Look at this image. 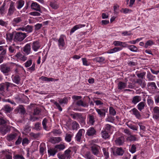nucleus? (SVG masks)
I'll list each match as a JSON object with an SVG mask.
<instances>
[{
	"label": "nucleus",
	"instance_id": "nucleus-1",
	"mask_svg": "<svg viewBox=\"0 0 159 159\" xmlns=\"http://www.w3.org/2000/svg\"><path fill=\"white\" fill-rule=\"evenodd\" d=\"M16 86L15 84L8 82L2 83L0 84V94L5 97H8L9 96L6 94V91H8L9 87Z\"/></svg>",
	"mask_w": 159,
	"mask_h": 159
},
{
	"label": "nucleus",
	"instance_id": "nucleus-2",
	"mask_svg": "<svg viewBox=\"0 0 159 159\" xmlns=\"http://www.w3.org/2000/svg\"><path fill=\"white\" fill-rule=\"evenodd\" d=\"M11 70V67L6 63L0 65V70L5 75H8Z\"/></svg>",
	"mask_w": 159,
	"mask_h": 159
},
{
	"label": "nucleus",
	"instance_id": "nucleus-3",
	"mask_svg": "<svg viewBox=\"0 0 159 159\" xmlns=\"http://www.w3.org/2000/svg\"><path fill=\"white\" fill-rule=\"evenodd\" d=\"M26 37V34L21 32H18L14 35L13 40L16 42H21Z\"/></svg>",
	"mask_w": 159,
	"mask_h": 159
},
{
	"label": "nucleus",
	"instance_id": "nucleus-4",
	"mask_svg": "<svg viewBox=\"0 0 159 159\" xmlns=\"http://www.w3.org/2000/svg\"><path fill=\"white\" fill-rule=\"evenodd\" d=\"M16 10L15 2L11 1L9 6L7 15L9 16H12Z\"/></svg>",
	"mask_w": 159,
	"mask_h": 159
},
{
	"label": "nucleus",
	"instance_id": "nucleus-5",
	"mask_svg": "<svg viewBox=\"0 0 159 159\" xmlns=\"http://www.w3.org/2000/svg\"><path fill=\"white\" fill-rule=\"evenodd\" d=\"M112 149V151L113 155L115 156H122L124 151L121 148H117L114 149Z\"/></svg>",
	"mask_w": 159,
	"mask_h": 159
},
{
	"label": "nucleus",
	"instance_id": "nucleus-6",
	"mask_svg": "<svg viewBox=\"0 0 159 159\" xmlns=\"http://www.w3.org/2000/svg\"><path fill=\"white\" fill-rule=\"evenodd\" d=\"M85 130L83 129H80L76 135L75 139L77 142H80L82 140L83 134L84 133Z\"/></svg>",
	"mask_w": 159,
	"mask_h": 159
},
{
	"label": "nucleus",
	"instance_id": "nucleus-7",
	"mask_svg": "<svg viewBox=\"0 0 159 159\" xmlns=\"http://www.w3.org/2000/svg\"><path fill=\"white\" fill-rule=\"evenodd\" d=\"M153 118L156 120H159V107L156 106L153 109Z\"/></svg>",
	"mask_w": 159,
	"mask_h": 159
},
{
	"label": "nucleus",
	"instance_id": "nucleus-8",
	"mask_svg": "<svg viewBox=\"0 0 159 159\" xmlns=\"http://www.w3.org/2000/svg\"><path fill=\"white\" fill-rule=\"evenodd\" d=\"M30 6L31 9L39 11L40 13H42L40 6L37 2H33L31 4Z\"/></svg>",
	"mask_w": 159,
	"mask_h": 159
},
{
	"label": "nucleus",
	"instance_id": "nucleus-9",
	"mask_svg": "<svg viewBox=\"0 0 159 159\" xmlns=\"http://www.w3.org/2000/svg\"><path fill=\"white\" fill-rule=\"evenodd\" d=\"M18 134L16 133H11L7 135L6 139L9 142H13L17 137Z\"/></svg>",
	"mask_w": 159,
	"mask_h": 159
},
{
	"label": "nucleus",
	"instance_id": "nucleus-10",
	"mask_svg": "<svg viewBox=\"0 0 159 159\" xmlns=\"http://www.w3.org/2000/svg\"><path fill=\"white\" fill-rule=\"evenodd\" d=\"M91 150L93 154L97 156L99 154L98 147L96 145H94L91 147Z\"/></svg>",
	"mask_w": 159,
	"mask_h": 159
},
{
	"label": "nucleus",
	"instance_id": "nucleus-11",
	"mask_svg": "<svg viewBox=\"0 0 159 159\" xmlns=\"http://www.w3.org/2000/svg\"><path fill=\"white\" fill-rule=\"evenodd\" d=\"M131 111L132 112V114L134 115L137 119H141V115L139 111L136 108H133L131 110Z\"/></svg>",
	"mask_w": 159,
	"mask_h": 159
},
{
	"label": "nucleus",
	"instance_id": "nucleus-12",
	"mask_svg": "<svg viewBox=\"0 0 159 159\" xmlns=\"http://www.w3.org/2000/svg\"><path fill=\"white\" fill-rule=\"evenodd\" d=\"M96 110L100 117L104 118L106 115V112L107 110L106 109H99L96 108Z\"/></svg>",
	"mask_w": 159,
	"mask_h": 159
},
{
	"label": "nucleus",
	"instance_id": "nucleus-13",
	"mask_svg": "<svg viewBox=\"0 0 159 159\" xmlns=\"http://www.w3.org/2000/svg\"><path fill=\"white\" fill-rule=\"evenodd\" d=\"M88 123L91 125H93L95 122V118L94 116L91 114H89L87 116Z\"/></svg>",
	"mask_w": 159,
	"mask_h": 159
},
{
	"label": "nucleus",
	"instance_id": "nucleus-14",
	"mask_svg": "<svg viewBox=\"0 0 159 159\" xmlns=\"http://www.w3.org/2000/svg\"><path fill=\"white\" fill-rule=\"evenodd\" d=\"M10 130V127L5 125L0 127V132L3 134L4 135Z\"/></svg>",
	"mask_w": 159,
	"mask_h": 159
},
{
	"label": "nucleus",
	"instance_id": "nucleus-15",
	"mask_svg": "<svg viewBox=\"0 0 159 159\" xmlns=\"http://www.w3.org/2000/svg\"><path fill=\"white\" fill-rule=\"evenodd\" d=\"M124 136H121L115 140V143L118 145L120 146L123 144L124 142Z\"/></svg>",
	"mask_w": 159,
	"mask_h": 159
},
{
	"label": "nucleus",
	"instance_id": "nucleus-16",
	"mask_svg": "<svg viewBox=\"0 0 159 159\" xmlns=\"http://www.w3.org/2000/svg\"><path fill=\"white\" fill-rule=\"evenodd\" d=\"M85 25V24H78L75 25L71 29L70 34H71L77 30L84 27Z\"/></svg>",
	"mask_w": 159,
	"mask_h": 159
},
{
	"label": "nucleus",
	"instance_id": "nucleus-17",
	"mask_svg": "<svg viewBox=\"0 0 159 159\" xmlns=\"http://www.w3.org/2000/svg\"><path fill=\"white\" fill-rule=\"evenodd\" d=\"M15 44H13L11 45L10 46L8 47V51L11 54H14L16 52V48L15 46ZM17 48H19L18 46L16 47Z\"/></svg>",
	"mask_w": 159,
	"mask_h": 159
},
{
	"label": "nucleus",
	"instance_id": "nucleus-18",
	"mask_svg": "<svg viewBox=\"0 0 159 159\" xmlns=\"http://www.w3.org/2000/svg\"><path fill=\"white\" fill-rule=\"evenodd\" d=\"M96 131L93 127L89 128L86 134L89 136H93L96 134Z\"/></svg>",
	"mask_w": 159,
	"mask_h": 159
},
{
	"label": "nucleus",
	"instance_id": "nucleus-19",
	"mask_svg": "<svg viewBox=\"0 0 159 159\" xmlns=\"http://www.w3.org/2000/svg\"><path fill=\"white\" fill-rule=\"evenodd\" d=\"M2 110L6 113H10L13 110V108H11L9 105H5L4 106Z\"/></svg>",
	"mask_w": 159,
	"mask_h": 159
},
{
	"label": "nucleus",
	"instance_id": "nucleus-20",
	"mask_svg": "<svg viewBox=\"0 0 159 159\" xmlns=\"http://www.w3.org/2000/svg\"><path fill=\"white\" fill-rule=\"evenodd\" d=\"M32 47L33 50L34 51H36L40 48V45L39 42L36 41L33 42Z\"/></svg>",
	"mask_w": 159,
	"mask_h": 159
},
{
	"label": "nucleus",
	"instance_id": "nucleus-21",
	"mask_svg": "<svg viewBox=\"0 0 159 159\" xmlns=\"http://www.w3.org/2000/svg\"><path fill=\"white\" fill-rule=\"evenodd\" d=\"M147 85L149 89L152 90H155L157 89V86L154 82H148Z\"/></svg>",
	"mask_w": 159,
	"mask_h": 159
},
{
	"label": "nucleus",
	"instance_id": "nucleus-22",
	"mask_svg": "<svg viewBox=\"0 0 159 159\" xmlns=\"http://www.w3.org/2000/svg\"><path fill=\"white\" fill-rule=\"evenodd\" d=\"M23 51L27 55H28L30 52L31 46L29 44H27L24 47Z\"/></svg>",
	"mask_w": 159,
	"mask_h": 159
},
{
	"label": "nucleus",
	"instance_id": "nucleus-23",
	"mask_svg": "<svg viewBox=\"0 0 159 159\" xmlns=\"http://www.w3.org/2000/svg\"><path fill=\"white\" fill-rule=\"evenodd\" d=\"M61 139L60 137H52L50 139V142L53 144L58 143L61 141Z\"/></svg>",
	"mask_w": 159,
	"mask_h": 159
},
{
	"label": "nucleus",
	"instance_id": "nucleus-24",
	"mask_svg": "<svg viewBox=\"0 0 159 159\" xmlns=\"http://www.w3.org/2000/svg\"><path fill=\"white\" fill-rule=\"evenodd\" d=\"M71 117L75 120L82 119V114L80 113H75L70 114Z\"/></svg>",
	"mask_w": 159,
	"mask_h": 159
},
{
	"label": "nucleus",
	"instance_id": "nucleus-25",
	"mask_svg": "<svg viewBox=\"0 0 159 159\" xmlns=\"http://www.w3.org/2000/svg\"><path fill=\"white\" fill-rule=\"evenodd\" d=\"M141 100V98L139 96H134L131 102L134 105H136Z\"/></svg>",
	"mask_w": 159,
	"mask_h": 159
},
{
	"label": "nucleus",
	"instance_id": "nucleus-26",
	"mask_svg": "<svg viewBox=\"0 0 159 159\" xmlns=\"http://www.w3.org/2000/svg\"><path fill=\"white\" fill-rule=\"evenodd\" d=\"M136 83L138 84L142 88H144L146 84L145 81L141 79H137Z\"/></svg>",
	"mask_w": 159,
	"mask_h": 159
},
{
	"label": "nucleus",
	"instance_id": "nucleus-27",
	"mask_svg": "<svg viewBox=\"0 0 159 159\" xmlns=\"http://www.w3.org/2000/svg\"><path fill=\"white\" fill-rule=\"evenodd\" d=\"M23 18L21 17H16L14 18L12 21V24L16 25L22 21Z\"/></svg>",
	"mask_w": 159,
	"mask_h": 159
},
{
	"label": "nucleus",
	"instance_id": "nucleus-28",
	"mask_svg": "<svg viewBox=\"0 0 159 159\" xmlns=\"http://www.w3.org/2000/svg\"><path fill=\"white\" fill-rule=\"evenodd\" d=\"M76 104L78 106H81L84 107H87L89 106L88 103L84 102L81 100L77 101L76 102Z\"/></svg>",
	"mask_w": 159,
	"mask_h": 159
},
{
	"label": "nucleus",
	"instance_id": "nucleus-29",
	"mask_svg": "<svg viewBox=\"0 0 159 159\" xmlns=\"http://www.w3.org/2000/svg\"><path fill=\"white\" fill-rule=\"evenodd\" d=\"M146 103L143 102H141L139 103L137 105V108L140 111L144 109Z\"/></svg>",
	"mask_w": 159,
	"mask_h": 159
},
{
	"label": "nucleus",
	"instance_id": "nucleus-30",
	"mask_svg": "<svg viewBox=\"0 0 159 159\" xmlns=\"http://www.w3.org/2000/svg\"><path fill=\"white\" fill-rule=\"evenodd\" d=\"M122 48L120 47H115L113 49H109L107 51L108 53H113L121 50Z\"/></svg>",
	"mask_w": 159,
	"mask_h": 159
},
{
	"label": "nucleus",
	"instance_id": "nucleus-31",
	"mask_svg": "<svg viewBox=\"0 0 159 159\" xmlns=\"http://www.w3.org/2000/svg\"><path fill=\"white\" fill-rule=\"evenodd\" d=\"M13 82L17 84H19L20 82V78L18 75H15L12 77Z\"/></svg>",
	"mask_w": 159,
	"mask_h": 159
},
{
	"label": "nucleus",
	"instance_id": "nucleus-32",
	"mask_svg": "<svg viewBox=\"0 0 159 159\" xmlns=\"http://www.w3.org/2000/svg\"><path fill=\"white\" fill-rule=\"evenodd\" d=\"M147 78L148 81H152L154 80L155 76L152 75L149 71H148Z\"/></svg>",
	"mask_w": 159,
	"mask_h": 159
},
{
	"label": "nucleus",
	"instance_id": "nucleus-33",
	"mask_svg": "<svg viewBox=\"0 0 159 159\" xmlns=\"http://www.w3.org/2000/svg\"><path fill=\"white\" fill-rule=\"evenodd\" d=\"M6 3L4 2L3 4L0 7V13L1 15L5 14L6 12V8L5 7Z\"/></svg>",
	"mask_w": 159,
	"mask_h": 159
},
{
	"label": "nucleus",
	"instance_id": "nucleus-34",
	"mask_svg": "<svg viewBox=\"0 0 159 159\" xmlns=\"http://www.w3.org/2000/svg\"><path fill=\"white\" fill-rule=\"evenodd\" d=\"M25 1L23 0H19L16 2L17 8L19 9H21L24 6Z\"/></svg>",
	"mask_w": 159,
	"mask_h": 159
},
{
	"label": "nucleus",
	"instance_id": "nucleus-35",
	"mask_svg": "<svg viewBox=\"0 0 159 159\" xmlns=\"http://www.w3.org/2000/svg\"><path fill=\"white\" fill-rule=\"evenodd\" d=\"M6 35L7 40V41L11 42L12 40H13L14 37L13 36V34L12 33H8Z\"/></svg>",
	"mask_w": 159,
	"mask_h": 159
},
{
	"label": "nucleus",
	"instance_id": "nucleus-36",
	"mask_svg": "<svg viewBox=\"0 0 159 159\" xmlns=\"http://www.w3.org/2000/svg\"><path fill=\"white\" fill-rule=\"evenodd\" d=\"M71 127L73 130H77L80 127V126L78 123L76 121H74L72 123Z\"/></svg>",
	"mask_w": 159,
	"mask_h": 159
},
{
	"label": "nucleus",
	"instance_id": "nucleus-37",
	"mask_svg": "<svg viewBox=\"0 0 159 159\" xmlns=\"http://www.w3.org/2000/svg\"><path fill=\"white\" fill-rule=\"evenodd\" d=\"M127 47L132 52H138V48L135 45H129Z\"/></svg>",
	"mask_w": 159,
	"mask_h": 159
},
{
	"label": "nucleus",
	"instance_id": "nucleus-38",
	"mask_svg": "<svg viewBox=\"0 0 159 159\" xmlns=\"http://www.w3.org/2000/svg\"><path fill=\"white\" fill-rule=\"evenodd\" d=\"M137 138L135 137V135H131L129 136H127L126 139L127 141L129 142L135 141L137 140Z\"/></svg>",
	"mask_w": 159,
	"mask_h": 159
},
{
	"label": "nucleus",
	"instance_id": "nucleus-39",
	"mask_svg": "<svg viewBox=\"0 0 159 159\" xmlns=\"http://www.w3.org/2000/svg\"><path fill=\"white\" fill-rule=\"evenodd\" d=\"M84 156V157L87 159H95L94 156L89 152H86Z\"/></svg>",
	"mask_w": 159,
	"mask_h": 159
},
{
	"label": "nucleus",
	"instance_id": "nucleus-40",
	"mask_svg": "<svg viewBox=\"0 0 159 159\" xmlns=\"http://www.w3.org/2000/svg\"><path fill=\"white\" fill-rule=\"evenodd\" d=\"M58 46L59 47L61 46L63 47L65 45V41L64 38L60 36L58 40Z\"/></svg>",
	"mask_w": 159,
	"mask_h": 159
},
{
	"label": "nucleus",
	"instance_id": "nucleus-41",
	"mask_svg": "<svg viewBox=\"0 0 159 159\" xmlns=\"http://www.w3.org/2000/svg\"><path fill=\"white\" fill-rule=\"evenodd\" d=\"M39 151L41 155H43V153L45 151L46 149V147L45 144L43 143H41L39 147Z\"/></svg>",
	"mask_w": 159,
	"mask_h": 159
},
{
	"label": "nucleus",
	"instance_id": "nucleus-42",
	"mask_svg": "<svg viewBox=\"0 0 159 159\" xmlns=\"http://www.w3.org/2000/svg\"><path fill=\"white\" fill-rule=\"evenodd\" d=\"M126 85V83L120 81L118 84V88L119 89L121 90L125 88Z\"/></svg>",
	"mask_w": 159,
	"mask_h": 159
},
{
	"label": "nucleus",
	"instance_id": "nucleus-43",
	"mask_svg": "<svg viewBox=\"0 0 159 159\" xmlns=\"http://www.w3.org/2000/svg\"><path fill=\"white\" fill-rule=\"evenodd\" d=\"M102 137L105 139H108L109 138L110 135L106 130H102L101 132Z\"/></svg>",
	"mask_w": 159,
	"mask_h": 159
},
{
	"label": "nucleus",
	"instance_id": "nucleus-44",
	"mask_svg": "<svg viewBox=\"0 0 159 159\" xmlns=\"http://www.w3.org/2000/svg\"><path fill=\"white\" fill-rule=\"evenodd\" d=\"M73 136L72 134H67L65 138V140L68 142H70L71 140V139Z\"/></svg>",
	"mask_w": 159,
	"mask_h": 159
},
{
	"label": "nucleus",
	"instance_id": "nucleus-45",
	"mask_svg": "<svg viewBox=\"0 0 159 159\" xmlns=\"http://www.w3.org/2000/svg\"><path fill=\"white\" fill-rule=\"evenodd\" d=\"M93 60L99 63L103 62L105 60V58L103 57H95Z\"/></svg>",
	"mask_w": 159,
	"mask_h": 159
},
{
	"label": "nucleus",
	"instance_id": "nucleus-46",
	"mask_svg": "<svg viewBox=\"0 0 159 159\" xmlns=\"http://www.w3.org/2000/svg\"><path fill=\"white\" fill-rule=\"evenodd\" d=\"M102 151L105 159L108 158L109 157V154L108 149L103 148L102 149Z\"/></svg>",
	"mask_w": 159,
	"mask_h": 159
},
{
	"label": "nucleus",
	"instance_id": "nucleus-47",
	"mask_svg": "<svg viewBox=\"0 0 159 159\" xmlns=\"http://www.w3.org/2000/svg\"><path fill=\"white\" fill-rule=\"evenodd\" d=\"M126 125L131 129L135 131H137L138 130V127L136 126L132 125L131 124H128L127 123L126 124Z\"/></svg>",
	"mask_w": 159,
	"mask_h": 159
},
{
	"label": "nucleus",
	"instance_id": "nucleus-48",
	"mask_svg": "<svg viewBox=\"0 0 159 159\" xmlns=\"http://www.w3.org/2000/svg\"><path fill=\"white\" fill-rule=\"evenodd\" d=\"M58 102L61 104H66L68 102V100L66 97H64L62 99H59L58 100Z\"/></svg>",
	"mask_w": 159,
	"mask_h": 159
},
{
	"label": "nucleus",
	"instance_id": "nucleus-49",
	"mask_svg": "<svg viewBox=\"0 0 159 159\" xmlns=\"http://www.w3.org/2000/svg\"><path fill=\"white\" fill-rule=\"evenodd\" d=\"M25 31L28 33L31 32L33 30V27L29 25L25 26Z\"/></svg>",
	"mask_w": 159,
	"mask_h": 159
},
{
	"label": "nucleus",
	"instance_id": "nucleus-50",
	"mask_svg": "<svg viewBox=\"0 0 159 159\" xmlns=\"http://www.w3.org/2000/svg\"><path fill=\"white\" fill-rule=\"evenodd\" d=\"M123 44H126L125 43H123L122 42L119 41H115L113 42V44L115 46H122L124 47H125V46H123Z\"/></svg>",
	"mask_w": 159,
	"mask_h": 159
},
{
	"label": "nucleus",
	"instance_id": "nucleus-51",
	"mask_svg": "<svg viewBox=\"0 0 159 159\" xmlns=\"http://www.w3.org/2000/svg\"><path fill=\"white\" fill-rule=\"evenodd\" d=\"M71 152V151L69 149L66 150L64 152V154L67 158H69L70 157V154Z\"/></svg>",
	"mask_w": 159,
	"mask_h": 159
},
{
	"label": "nucleus",
	"instance_id": "nucleus-52",
	"mask_svg": "<svg viewBox=\"0 0 159 159\" xmlns=\"http://www.w3.org/2000/svg\"><path fill=\"white\" fill-rule=\"evenodd\" d=\"M19 111L21 114H24L25 112V110L22 105H20L19 107Z\"/></svg>",
	"mask_w": 159,
	"mask_h": 159
},
{
	"label": "nucleus",
	"instance_id": "nucleus-53",
	"mask_svg": "<svg viewBox=\"0 0 159 159\" xmlns=\"http://www.w3.org/2000/svg\"><path fill=\"white\" fill-rule=\"evenodd\" d=\"M136 145L133 144L131 145V147L129 150V151L132 153H134L136 152Z\"/></svg>",
	"mask_w": 159,
	"mask_h": 159
},
{
	"label": "nucleus",
	"instance_id": "nucleus-54",
	"mask_svg": "<svg viewBox=\"0 0 159 159\" xmlns=\"http://www.w3.org/2000/svg\"><path fill=\"white\" fill-rule=\"evenodd\" d=\"M153 44V42L151 40H149L147 41L145 44L144 47L147 48L148 46H152Z\"/></svg>",
	"mask_w": 159,
	"mask_h": 159
},
{
	"label": "nucleus",
	"instance_id": "nucleus-55",
	"mask_svg": "<svg viewBox=\"0 0 159 159\" xmlns=\"http://www.w3.org/2000/svg\"><path fill=\"white\" fill-rule=\"evenodd\" d=\"M48 152L50 156H54L57 152V151L55 150L49 149L48 150Z\"/></svg>",
	"mask_w": 159,
	"mask_h": 159
},
{
	"label": "nucleus",
	"instance_id": "nucleus-56",
	"mask_svg": "<svg viewBox=\"0 0 159 159\" xmlns=\"http://www.w3.org/2000/svg\"><path fill=\"white\" fill-rule=\"evenodd\" d=\"M32 63V61L31 60H29L24 63L25 66L26 67H29L31 65Z\"/></svg>",
	"mask_w": 159,
	"mask_h": 159
},
{
	"label": "nucleus",
	"instance_id": "nucleus-57",
	"mask_svg": "<svg viewBox=\"0 0 159 159\" xmlns=\"http://www.w3.org/2000/svg\"><path fill=\"white\" fill-rule=\"evenodd\" d=\"M145 72H143L137 74V76L139 78H141L142 79H143L146 75Z\"/></svg>",
	"mask_w": 159,
	"mask_h": 159
},
{
	"label": "nucleus",
	"instance_id": "nucleus-58",
	"mask_svg": "<svg viewBox=\"0 0 159 159\" xmlns=\"http://www.w3.org/2000/svg\"><path fill=\"white\" fill-rule=\"evenodd\" d=\"M65 146L62 144L56 145L55 148L59 149L60 150H62L65 148Z\"/></svg>",
	"mask_w": 159,
	"mask_h": 159
},
{
	"label": "nucleus",
	"instance_id": "nucleus-59",
	"mask_svg": "<svg viewBox=\"0 0 159 159\" xmlns=\"http://www.w3.org/2000/svg\"><path fill=\"white\" fill-rule=\"evenodd\" d=\"M83 62V65L85 66H88L89 65V63L88 62L85 58H82Z\"/></svg>",
	"mask_w": 159,
	"mask_h": 159
},
{
	"label": "nucleus",
	"instance_id": "nucleus-60",
	"mask_svg": "<svg viewBox=\"0 0 159 159\" xmlns=\"http://www.w3.org/2000/svg\"><path fill=\"white\" fill-rule=\"evenodd\" d=\"M110 114L113 116H114L116 114V111L112 107H110L109 108Z\"/></svg>",
	"mask_w": 159,
	"mask_h": 159
},
{
	"label": "nucleus",
	"instance_id": "nucleus-61",
	"mask_svg": "<svg viewBox=\"0 0 159 159\" xmlns=\"http://www.w3.org/2000/svg\"><path fill=\"white\" fill-rule=\"evenodd\" d=\"M47 121L48 120L46 118H44L42 121V125L43 128L45 129H46L47 128L46 125Z\"/></svg>",
	"mask_w": 159,
	"mask_h": 159
},
{
	"label": "nucleus",
	"instance_id": "nucleus-62",
	"mask_svg": "<svg viewBox=\"0 0 159 159\" xmlns=\"http://www.w3.org/2000/svg\"><path fill=\"white\" fill-rule=\"evenodd\" d=\"M13 158L14 159H25V158L22 155L19 154H17L14 156Z\"/></svg>",
	"mask_w": 159,
	"mask_h": 159
},
{
	"label": "nucleus",
	"instance_id": "nucleus-63",
	"mask_svg": "<svg viewBox=\"0 0 159 159\" xmlns=\"http://www.w3.org/2000/svg\"><path fill=\"white\" fill-rule=\"evenodd\" d=\"M50 6L54 9H57L58 7V6L57 4L53 2H51L50 4Z\"/></svg>",
	"mask_w": 159,
	"mask_h": 159
},
{
	"label": "nucleus",
	"instance_id": "nucleus-64",
	"mask_svg": "<svg viewBox=\"0 0 159 159\" xmlns=\"http://www.w3.org/2000/svg\"><path fill=\"white\" fill-rule=\"evenodd\" d=\"M30 15L34 16H40L41 15L40 13L37 11L31 12L30 13Z\"/></svg>",
	"mask_w": 159,
	"mask_h": 159
}]
</instances>
